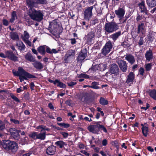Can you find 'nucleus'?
Here are the masks:
<instances>
[{
    "label": "nucleus",
    "instance_id": "1",
    "mask_svg": "<svg viewBox=\"0 0 156 156\" xmlns=\"http://www.w3.org/2000/svg\"><path fill=\"white\" fill-rule=\"evenodd\" d=\"M12 72L15 76L19 77V79L21 83L24 80L35 77L34 76L27 72L21 67H18V70L17 71L13 70Z\"/></svg>",
    "mask_w": 156,
    "mask_h": 156
},
{
    "label": "nucleus",
    "instance_id": "2",
    "mask_svg": "<svg viewBox=\"0 0 156 156\" xmlns=\"http://www.w3.org/2000/svg\"><path fill=\"white\" fill-rule=\"evenodd\" d=\"M28 15L31 19L38 22L41 21L44 16L42 11L36 10L34 8L29 9Z\"/></svg>",
    "mask_w": 156,
    "mask_h": 156
},
{
    "label": "nucleus",
    "instance_id": "3",
    "mask_svg": "<svg viewBox=\"0 0 156 156\" xmlns=\"http://www.w3.org/2000/svg\"><path fill=\"white\" fill-rule=\"evenodd\" d=\"M3 147L7 151H11L13 153L16 152L18 150V145L16 143L10 140H5L2 143Z\"/></svg>",
    "mask_w": 156,
    "mask_h": 156
},
{
    "label": "nucleus",
    "instance_id": "4",
    "mask_svg": "<svg viewBox=\"0 0 156 156\" xmlns=\"http://www.w3.org/2000/svg\"><path fill=\"white\" fill-rule=\"evenodd\" d=\"M119 27L118 24L115 22H112L105 23L104 28L105 32L112 33L117 30L119 29Z\"/></svg>",
    "mask_w": 156,
    "mask_h": 156
},
{
    "label": "nucleus",
    "instance_id": "5",
    "mask_svg": "<svg viewBox=\"0 0 156 156\" xmlns=\"http://www.w3.org/2000/svg\"><path fill=\"white\" fill-rule=\"evenodd\" d=\"M112 45L111 41H109L106 43L101 50V53L105 56L111 51Z\"/></svg>",
    "mask_w": 156,
    "mask_h": 156
},
{
    "label": "nucleus",
    "instance_id": "6",
    "mask_svg": "<svg viewBox=\"0 0 156 156\" xmlns=\"http://www.w3.org/2000/svg\"><path fill=\"white\" fill-rule=\"evenodd\" d=\"M101 122H95L94 124L89 126L88 128V130L91 132L95 134H98L99 130V123Z\"/></svg>",
    "mask_w": 156,
    "mask_h": 156
},
{
    "label": "nucleus",
    "instance_id": "7",
    "mask_svg": "<svg viewBox=\"0 0 156 156\" xmlns=\"http://www.w3.org/2000/svg\"><path fill=\"white\" fill-rule=\"evenodd\" d=\"M95 32V29L94 28L92 29L91 31L86 36L85 38L89 44L94 43Z\"/></svg>",
    "mask_w": 156,
    "mask_h": 156
},
{
    "label": "nucleus",
    "instance_id": "8",
    "mask_svg": "<svg viewBox=\"0 0 156 156\" xmlns=\"http://www.w3.org/2000/svg\"><path fill=\"white\" fill-rule=\"evenodd\" d=\"M117 63L118 65L120 70L123 72L126 71L127 68V64L126 61L123 60H119L117 61Z\"/></svg>",
    "mask_w": 156,
    "mask_h": 156
},
{
    "label": "nucleus",
    "instance_id": "9",
    "mask_svg": "<svg viewBox=\"0 0 156 156\" xmlns=\"http://www.w3.org/2000/svg\"><path fill=\"white\" fill-rule=\"evenodd\" d=\"M50 28L54 33H58L59 29V24L57 22L56 20H53L50 24Z\"/></svg>",
    "mask_w": 156,
    "mask_h": 156
},
{
    "label": "nucleus",
    "instance_id": "10",
    "mask_svg": "<svg viewBox=\"0 0 156 156\" xmlns=\"http://www.w3.org/2000/svg\"><path fill=\"white\" fill-rule=\"evenodd\" d=\"M134 82H136L134 74L133 72H130L127 76L126 82L129 85L131 86Z\"/></svg>",
    "mask_w": 156,
    "mask_h": 156
},
{
    "label": "nucleus",
    "instance_id": "11",
    "mask_svg": "<svg viewBox=\"0 0 156 156\" xmlns=\"http://www.w3.org/2000/svg\"><path fill=\"white\" fill-rule=\"evenodd\" d=\"M75 54V51L72 49L68 50L65 55V58L67 61H70L73 60Z\"/></svg>",
    "mask_w": 156,
    "mask_h": 156
},
{
    "label": "nucleus",
    "instance_id": "12",
    "mask_svg": "<svg viewBox=\"0 0 156 156\" xmlns=\"http://www.w3.org/2000/svg\"><path fill=\"white\" fill-rule=\"evenodd\" d=\"M144 27V23L141 22L138 23L137 26V34H140V35H142L143 37H145L146 36L145 30Z\"/></svg>",
    "mask_w": 156,
    "mask_h": 156
},
{
    "label": "nucleus",
    "instance_id": "13",
    "mask_svg": "<svg viewBox=\"0 0 156 156\" xmlns=\"http://www.w3.org/2000/svg\"><path fill=\"white\" fill-rule=\"evenodd\" d=\"M109 71L112 74L117 75L119 72L118 66L115 63L112 64L110 66Z\"/></svg>",
    "mask_w": 156,
    "mask_h": 156
},
{
    "label": "nucleus",
    "instance_id": "14",
    "mask_svg": "<svg viewBox=\"0 0 156 156\" xmlns=\"http://www.w3.org/2000/svg\"><path fill=\"white\" fill-rule=\"evenodd\" d=\"M93 8V6L88 7L85 9L84 11V18L88 20L92 15V10Z\"/></svg>",
    "mask_w": 156,
    "mask_h": 156
},
{
    "label": "nucleus",
    "instance_id": "15",
    "mask_svg": "<svg viewBox=\"0 0 156 156\" xmlns=\"http://www.w3.org/2000/svg\"><path fill=\"white\" fill-rule=\"evenodd\" d=\"M7 55V58L14 62H16L18 61V57L15 56V54L12 51H7L5 52Z\"/></svg>",
    "mask_w": 156,
    "mask_h": 156
},
{
    "label": "nucleus",
    "instance_id": "16",
    "mask_svg": "<svg viewBox=\"0 0 156 156\" xmlns=\"http://www.w3.org/2000/svg\"><path fill=\"white\" fill-rule=\"evenodd\" d=\"M115 12L119 20H122L125 14V10L123 8H119L118 9L115 10Z\"/></svg>",
    "mask_w": 156,
    "mask_h": 156
},
{
    "label": "nucleus",
    "instance_id": "17",
    "mask_svg": "<svg viewBox=\"0 0 156 156\" xmlns=\"http://www.w3.org/2000/svg\"><path fill=\"white\" fill-rule=\"evenodd\" d=\"M87 51L86 50H82L77 57V61L79 62H82L85 59L87 56Z\"/></svg>",
    "mask_w": 156,
    "mask_h": 156
},
{
    "label": "nucleus",
    "instance_id": "18",
    "mask_svg": "<svg viewBox=\"0 0 156 156\" xmlns=\"http://www.w3.org/2000/svg\"><path fill=\"white\" fill-rule=\"evenodd\" d=\"M56 151L55 147L51 145L48 147L46 150V153L49 155H53Z\"/></svg>",
    "mask_w": 156,
    "mask_h": 156
},
{
    "label": "nucleus",
    "instance_id": "19",
    "mask_svg": "<svg viewBox=\"0 0 156 156\" xmlns=\"http://www.w3.org/2000/svg\"><path fill=\"white\" fill-rule=\"evenodd\" d=\"M125 59L131 64H133L135 61V59L134 56L130 54L126 55Z\"/></svg>",
    "mask_w": 156,
    "mask_h": 156
},
{
    "label": "nucleus",
    "instance_id": "20",
    "mask_svg": "<svg viewBox=\"0 0 156 156\" xmlns=\"http://www.w3.org/2000/svg\"><path fill=\"white\" fill-rule=\"evenodd\" d=\"M139 6L140 9V12H144L145 13V14H147L148 11L145 7L144 2L143 1L140 3L139 5Z\"/></svg>",
    "mask_w": 156,
    "mask_h": 156
},
{
    "label": "nucleus",
    "instance_id": "21",
    "mask_svg": "<svg viewBox=\"0 0 156 156\" xmlns=\"http://www.w3.org/2000/svg\"><path fill=\"white\" fill-rule=\"evenodd\" d=\"M146 59L148 61H151L153 58V54L150 50L147 51L145 54Z\"/></svg>",
    "mask_w": 156,
    "mask_h": 156
},
{
    "label": "nucleus",
    "instance_id": "22",
    "mask_svg": "<svg viewBox=\"0 0 156 156\" xmlns=\"http://www.w3.org/2000/svg\"><path fill=\"white\" fill-rule=\"evenodd\" d=\"M121 35V32L120 31H119L110 36L109 37L111 38L113 40L115 41Z\"/></svg>",
    "mask_w": 156,
    "mask_h": 156
},
{
    "label": "nucleus",
    "instance_id": "23",
    "mask_svg": "<svg viewBox=\"0 0 156 156\" xmlns=\"http://www.w3.org/2000/svg\"><path fill=\"white\" fill-rule=\"evenodd\" d=\"M32 64L34 67L38 70H41L43 68V64L39 62L36 61Z\"/></svg>",
    "mask_w": 156,
    "mask_h": 156
},
{
    "label": "nucleus",
    "instance_id": "24",
    "mask_svg": "<svg viewBox=\"0 0 156 156\" xmlns=\"http://www.w3.org/2000/svg\"><path fill=\"white\" fill-rule=\"evenodd\" d=\"M38 52L42 55H44L46 53V45L41 46L37 48Z\"/></svg>",
    "mask_w": 156,
    "mask_h": 156
},
{
    "label": "nucleus",
    "instance_id": "25",
    "mask_svg": "<svg viewBox=\"0 0 156 156\" xmlns=\"http://www.w3.org/2000/svg\"><path fill=\"white\" fill-rule=\"evenodd\" d=\"M10 38L13 40H16L19 39V37L16 32H11L9 34Z\"/></svg>",
    "mask_w": 156,
    "mask_h": 156
},
{
    "label": "nucleus",
    "instance_id": "26",
    "mask_svg": "<svg viewBox=\"0 0 156 156\" xmlns=\"http://www.w3.org/2000/svg\"><path fill=\"white\" fill-rule=\"evenodd\" d=\"M16 46L18 47V49L21 51H24L26 48L24 44L21 41H19L17 42Z\"/></svg>",
    "mask_w": 156,
    "mask_h": 156
},
{
    "label": "nucleus",
    "instance_id": "27",
    "mask_svg": "<svg viewBox=\"0 0 156 156\" xmlns=\"http://www.w3.org/2000/svg\"><path fill=\"white\" fill-rule=\"evenodd\" d=\"M55 144L60 148H62L65 146L67 145V144L66 143L61 140L56 142L55 143Z\"/></svg>",
    "mask_w": 156,
    "mask_h": 156
},
{
    "label": "nucleus",
    "instance_id": "28",
    "mask_svg": "<svg viewBox=\"0 0 156 156\" xmlns=\"http://www.w3.org/2000/svg\"><path fill=\"white\" fill-rule=\"evenodd\" d=\"M25 59L31 62H34L35 61V58L30 53H28L25 56Z\"/></svg>",
    "mask_w": 156,
    "mask_h": 156
},
{
    "label": "nucleus",
    "instance_id": "29",
    "mask_svg": "<svg viewBox=\"0 0 156 156\" xmlns=\"http://www.w3.org/2000/svg\"><path fill=\"white\" fill-rule=\"evenodd\" d=\"M46 52L47 53L52 54V53H56L58 52V51L55 49H53L51 50L49 47L46 45Z\"/></svg>",
    "mask_w": 156,
    "mask_h": 156
},
{
    "label": "nucleus",
    "instance_id": "30",
    "mask_svg": "<svg viewBox=\"0 0 156 156\" xmlns=\"http://www.w3.org/2000/svg\"><path fill=\"white\" fill-rule=\"evenodd\" d=\"M30 37V35L26 31H24L23 34L21 36V38L22 40L25 41L28 40Z\"/></svg>",
    "mask_w": 156,
    "mask_h": 156
},
{
    "label": "nucleus",
    "instance_id": "31",
    "mask_svg": "<svg viewBox=\"0 0 156 156\" xmlns=\"http://www.w3.org/2000/svg\"><path fill=\"white\" fill-rule=\"evenodd\" d=\"M46 133L45 132L41 133H37V139L41 140H44L46 137Z\"/></svg>",
    "mask_w": 156,
    "mask_h": 156
},
{
    "label": "nucleus",
    "instance_id": "32",
    "mask_svg": "<svg viewBox=\"0 0 156 156\" xmlns=\"http://www.w3.org/2000/svg\"><path fill=\"white\" fill-rule=\"evenodd\" d=\"M142 133L144 136L145 137H147L148 134V126H145V127L142 128Z\"/></svg>",
    "mask_w": 156,
    "mask_h": 156
},
{
    "label": "nucleus",
    "instance_id": "33",
    "mask_svg": "<svg viewBox=\"0 0 156 156\" xmlns=\"http://www.w3.org/2000/svg\"><path fill=\"white\" fill-rule=\"evenodd\" d=\"M17 18L16 12L15 11H13L11 14V18L10 19V22L12 23L15 20L17 19Z\"/></svg>",
    "mask_w": 156,
    "mask_h": 156
},
{
    "label": "nucleus",
    "instance_id": "34",
    "mask_svg": "<svg viewBox=\"0 0 156 156\" xmlns=\"http://www.w3.org/2000/svg\"><path fill=\"white\" fill-rule=\"evenodd\" d=\"M147 3L149 7L152 8L156 5V1H147Z\"/></svg>",
    "mask_w": 156,
    "mask_h": 156
},
{
    "label": "nucleus",
    "instance_id": "35",
    "mask_svg": "<svg viewBox=\"0 0 156 156\" xmlns=\"http://www.w3.org/2000/svg\"><path fill=\"white\" fill-rule=\"evenodd\" d=\"M99 102L101 104L103 105H106L108 104V101L106 100L105 98L102 97L100 98Z\"/></svg>",
    "mask_w": 156,
    "mask_h": 156
},
{
    "label": "nucleus",
    "instance_id": "36",
    "mask_svg": "<svg viewBox=\"0 0 156 156\" xmlns=\"http://www.w3.org/2000/svg\"><path fill=\"white\" fill-rule=\"evenodd\" d=\"M98 82H93L91 83L90 86H89V87L95 89H98L100 88V87L98 86Z\"/></svg>",
    "mask_w": 156,
    "mask_h": 156
},
{
    "label": "nucleus",
    "instance_id": "37",
    "mask_svg": "<svg viewBox=\"0 0 156 156\" xmlns=\"http://www.w3.org/2000/svg\"><path fill=\"white\" fill-rule=\"evenodd\" d=\"M150 95L152 98L156 100V90H151L150 93Z\"/></svg>",
    "mask_w": 156,
    "mask_h": 156
},
{
    "label": "nucleus",
    "instance_id": "38",
    "mask_svg": "<svg viewBox=\"0 0 156 156\" xmlns=\"http://www.w3.org/2000/svg\"><path fill=\"white\" fill-rule=\"evenodd\" d=\"M27 6L30 7V9L35 6L36 3L34 2V1H27Z\"/></svg>",
    "mask_w": 156,
    "mask_h": 156
},
{
    "label": "nucleus",
    "instance_id": "39",
    "mask_svg": "<svg viewBox=\"0 0 156 156\" xmlns=\"http://www.w3.org/2000/svg\"><path fill=\"white\" fill-rule=\"evenodd\" d=\"M55 83H56V85L57 86L59 87L62 88H64L66 87V86L65 84L61 82L59 80H56Z\"/></svg>",
    "mask_w": 156,
    "mask_h": 156
},
{
    "label": "nucleus",
    "instance_id": "40",
    "mask_svg": "<svg viewBox=\"0 0 156 156\" xmlns=\"http://www.w3.org/2000/svg\"><path fill=\"white\" fill-rule=\"evenodd\" d=\"M98 65L99 69L101 71H104L106 69L107 65L106 64H101Z\"/></svg>",
    "mask_w": 156,
    "mask_h": 156
},
{
    "label": "nucleus",
    "instance_id": "41",
    "mask_svg": "<svg viewBox=\"0 0 156 156\" xmlns=\"http://www.w3.org/2000/svg\"><path fill=\"white\" fill-rule=\"evenodd\" d=\"M37 133L35 132H32L29 134L30 137L34 140L37 139Z\"/></svg>",
    "mask_w": 156,
    "mask_h": 156
},
{
    "label": "nucleus",
    "instance_id": "42",
    "mask_svg": "<svg viewBox=\"0 0 156 156\" xmlns=\"http://www.w3.org/2000/svg\"><path fill=\"white\" fill-rule=\"evenodd\" d=\"M11 135L13 138L16 140H18L20 137L19 134L16 132L12 134Z\"/></svg>",
    "mask_w": 156,
    "mask_h": 156
},
{
    "label": "nucleus",
    "instance_id": "43",
    "mask_svg": "<svg viewBox=\"0 0 156 156\" xmlns=\"http://www.w3.org/2000/svg\"><path fill=\"white\" fill-rule=\"evenodd\" d=\"M79 78H84L86 79H88L89 78V76L84 73H81L78 76Z\"/></svg>",
    "mask_w": 156,
    "mask_h": 156
},
{
    "label": "nucleus",
    "instance_id": "44",
    "mask_svg": "<svg viewBox=\"0 0 156 156\" xmlns=\"http://www.w3.org/2000/svg\"><path fill=\"white\" fill-rule=\"evenodd\" d=\"M145 18V17L142 16V15H140L139 14H137V16L136 18V20L138 22L142 21H143L144 18Z\"/></svg>",
    "mask_w": 156,
    "mask_h": 156
},
{
    "label": "nucleus",
    "instance_id": "45",
    "mask_svg": "<svg viewBox=\"0 0 156 156\" xmlns=\"http://www.w3.org/2000/svg\"><path fill=\"white\" fill-rule=\"evenodd\" d=\"M101 123H99V130L101 129L102 130H103L105 132L107 133V130L106 128L104 126L101 125L100 124Z\"/></svg>",
    "mask_w": 156,
    "mask_h": 156
},
{
    "label": "nucleus",
    "instance_id": "46",
    "mask_svg": "<svg viewBox=\"0 0 156 156\" xmlns=\"http://www.w3.org/2000/svg\"><path fill=\"white\" fill-rule=\"evenodd\" d=\"M101 123H99V130L101 129L102 130H103L105 132L107 133V130L106 128L104 126L101 125L100 124Z\"/></svg>",
    "mask_w": 156,
    "mask_h": 156
},
{
    "label": "nucleus",
    "instance_id": "47",
    "mask_svg": "<svg viewBox=\"0 0 156 156\" xmlns=\"http://www.w3.org/2000/svg\"><path fill=\"white\" fill-rule=\"evenodd\" d=\"M140 36H141V37H140V39L138 42V45L140 46L143 44L144 43L143 37H143L142 36V35H141Z\"/></svg>",
    "mask_w": 156,
    "mask_h": 156
},
{
    "label": "nucleus",
    "instance_id": "48",
    "mask_svg": "<svg viewBox=\"0 0 156 156\" xmlns=\"http://www.w3.org/2000/svg\"><path fill=\"white\" fill-rule=\"evenodd\" d=\"M10 96L13 99L16 101L18 102H20V100L12 94H10Z\"/></svg>",
    "mask_w": 156,
    "mask_h": 156
},
{
    "label": "nucleus",
    "instance_id": "49",
    "mask_svg": "<svg viewBox=\"0 0 156 156\" xmlns=\"http://www.w3.org/2000/svg\"><path fill=\"white\" fill-rule=\"evenodd\" d=\"M38 128L41 129L42 130L41 131V132H42L43 130H46L47 131H49L50 130V129L46 127L45 126L43 125L40 126H38Z\"/></svg>",
    "mask_w": 156,
    "mask_h": 156
},
{
    "label": "nucleus",
    "instance_id": "50",
    "mask_svg": "<svg viewBox=\"0 0 156 156\" xmlns=\"http://www.w3.org/2000/svg\"><path fill=\"white\" fill-rule=\"evenodd\" d=\"M5 128V124L2 121H0V130H2Z\"/></svg>",
    "mask_w": 156,
    "mask_h": 156
},
{
    "label": "nucleus",
    "instance_id": "51",
    "mask_svg": "<svg viewBox=\"0 0 156 156\" xmlns=\"http://www.w3.org/2000/svg\"><path fill=\"white\" fill-rule=\"evenodd\" d=\"M99 65H93L92 67L91 68V70L94 71H95L97 70H98Z\"/></svg>",
    "mask_w": 156,
    "mask_h": 156
},
{
    "label": "nucleus",
    "instance_id": "52",
    "mask_svg": "<svg viewBox=\"0 0 156 156\" xmlns=\"http://www.w3.org/2000/svg\"><path fill=\"white\" fill-rule=\"evenodd\" d=\"M83 28L87 30L88 27L89 25L87 24L85 21L82 22Z\"/></svg>",
    "mask_w": 156,
    "mask_h": 156
},
{
    "label": "nucleus",
    "instance_id": "53",
    "mask_svg": "<svg viewBox=\"0 0 156 156\" xmlns=\"http://www.w3.org/2000/svg\"><path fill=\"white\" fill-rule=\"evenodd\" d=\"M10 120L11 122L15 124H19L20 123V122L17 120L13 119H11Z\"/></svg>",
    "mask_w": 156,
    "mask_h": 156
},
{
    "label": "nucleus",
    "instance_id": "54",
    "mask_svg": "<svg viewBox=\"0 0 156 156\" xmlns=\"http://www.w3.org/2000/svg\"><path fill=\"white\" fill-rule=\"evenodd\" d=\"M151 64L152 63H150L146 65V69L147 70L149 71L151 69L152 66Z\"/></svg>",
    "mask_w": 156,
    "mask_h": 156
},
{
    "label": "nucleus",
    "instance_id": "55",
    "mask_svg": "<svg viewBox=\"0 0 156 156\" xmlns=\"http://www.w3.org/2000/svg\"><path fill=\"white\" fill-rule=\"evenodd\" d=\"M16 131V129L15 128H10L9 129V131L10 132L11 135L14 133Z\"/></svg>",
    "mask_w": 156,
    "mask_h": 156
},
{
    "label": "nucleus",
    "instance_id": "56",
    "mask_svg": "<svg viewBox=\"0 0 156 156\" xmlns=\"http://www.w3.org/2000/svg\"><path fill=\"white\" fill-rule=\"evenodd\" d=\"M67 84L69 86L71 87H73L74 85L76 84V82L71 81L68 83Z\"/></svg>",
    "mask_w": 156,
    "mask_h": 156
},
{
    "label": "nucleus",
    "instance_id": "57",
    "mask_svg": "<svg viewBox=\"0 0 156 156\" xmlns=\"http://www.w3.org/2000/svg\"><path fill=\"white\" fill-rule=\"evenodd\" d=\"M3 24L6 26H7L9 25L8 21L5 19H3L2 20Z\"/></svg>",
    "mask_w": 156,
    "mask_h": 156
},
{
    "label": "nucleus",
    "instance_id": "58",
    "mask_svg": "<svg viewBox=\"0 0 156 156\" xmlns=\"http://www.w3.org/2000/svg\"><path fill=\"white\" fill-rule=\"evenodd\" d=\"M23 41L28 45L30 46H31V43L30 41L28 39L27 40L25 41Z\"/></svg>",
    "mask_w": 156,
    "mask_h": 156
},
{
    "label": "nucleus",
    "instance_id": "59",
    "mask_svg": "<svg viewBox=\"0 0 156 156\" xmlns=\"http://www.w3.org/2000/svg\"><path fill=\"white\" fill-rule=\"evenodd\" d=\"M107 140L106 139H104L102 141V144L104 146H106L107 144Z\"/></svg>",
    "mask_w": 156,
    "mask_h": 156
},
{
    "label": "nucleus",
    "instance_id": "60",
    "mask_svg": "<svg viewBox=\"0 0 156 156\" xmlns=\"http://www.w3.org/2000/svg\"><path fill=\"white\" fill-rule=\"evenodd\" d=\"M140 74L143 75L144 73V69L142 68H140L139 70Z\"/></svg>",
    "mask_w": 156,
    "mask_h": 156
},
{
    "label": "nucleus",
    "instance_id": "61",
    "mask_svg": "<svg viewBox=\"0 0 156 156\" xmlns=\"http://www.w3.org/2000/svg\"><path fill=\"white\" fill-rule=\"evenodd\" d=\"M37 3L39 4H44L46 3V1H37Z\"/></svg>",
    "mask_w": 156,
    "mask_h": 156
},
{
    "label": "nucleus",
    "instance_id": "62",
    "mask_svg": "<svg viewBox=\"0 0 156 156\" xmlns=\"http://www.w3.org/2000/svg\"><path fill=\"white\" fill-rule=\"evenodd\" d=\"M84 120L86 121H87L89 122H91L92 121V119L91 118H89L88 117H85L84 118Z\"/></svg>",
    "mask_w": 156,
    "mask_h": 156
},
{
    "label": "nucleus",
    "instance_id": "63",
    "mask_svg": "<svg viewBox=\"0 0 156 156\" xmlns=\"http://www.w3.org/2000/svg\"><path fill=\"white\" fill-rule=\"evenodd\" d=\"M70 40L71 41V43L72 44H76V39L75 38L71 39Z\"/></svg>",
    "mask_w": 156,
    "mask_h": 156
},
{
    "label": "nucleus",
    "instance_id": "64",
    "mask_svg": "<svg viewBox=\"0 0 156 156\" xmlns=\"http://www.w3.org/2000/svg\"><path fill=\"white\" fill-rule=\"evenodd\" d=\"M63 135V136L65 138L67 137L68 135V133L65 132H62L61 133Z\"/></svg>",
    "mask_w": 156,
    "mask_h": 156
}]
</instances>
